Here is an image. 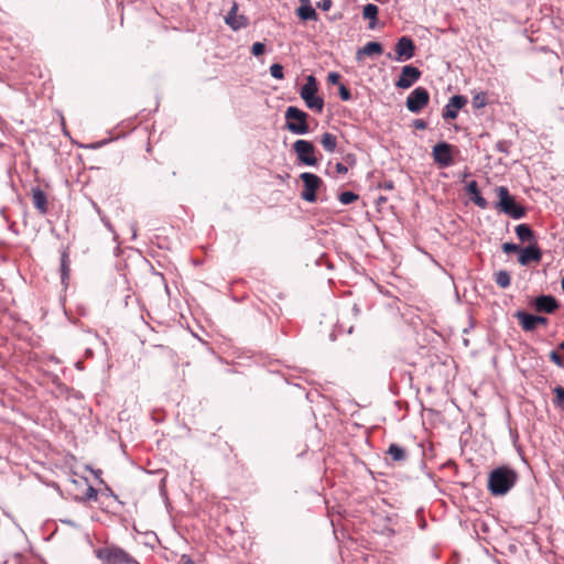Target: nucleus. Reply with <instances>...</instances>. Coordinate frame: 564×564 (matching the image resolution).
<instances>
[{
  "label": "nucleus",
  "mask_w": 564,
  "mask_h": 564,
  "mask_svg": "<svg viewBox=\"0 0 564 564\" xmlns=\"http://www.w3.org/2000/svg\"><path fill=\"white\" fill-rule=\"evenodd\" d=\"M518 474L508 466L492 469L488 476V489L494 496L506 495L517 482Z\"/></svg>",
  "instance_id": "1"
},
{
  "label": "nucleus",
  "mask_w": 564,
  "mask_h": 564,
  "mask_svg": "<svg viewBox=\"0 0 564 564\" xmlns=\"http://www.w3.org/2000/svg\"><path fill=\"white\" fill-rule=\"evenodd\" d=\"M285 128L293 134H307L310 127L307 124L308 115L297 107L290 106L285 110Z\"/></svg>",
  "instance_id": "2"
},
{
  "label": "nucleus",
  "mask_w": 564,
  "mask_h": 564,
  "mask_svg": "<svg viewBox=\"0 0 564 564\" xmlns=\"http://www.w3.org/2000/svg\"><path fill=\"white\" fill-rule=\"evenodd\" d=\"M96 556L104 564H140L132 555L119 546H105L96 550Z\"/></svg>",
  "instance_id": "3"
},
{
  "label": "nucleus",
  "mask_w": 564,
  "mask_h": 564,
  "mask_svg": "<svg viewBox=\"0 0 564 564\" xmlns=\"http://www.w3.org/2000/svg\"><path fill=\"white\" fill-rule=\"evenodd\" d=\"M318 90L316 78L313 75L306 77V83L300 90V96L308 109L322 112L324 109L323 98L316 96Z\"/></svg>",
  "instance_id": "4"
},
{
  "label": "nucleus",
  "mask_w": 564,
  "mask_h": 564,
  "mask_svg": "<svg viewBox=\"0 0 564 564\" xmlns=\"http://www.w3.org/2000/svg\"><path fill=\"white\" fill-rule=\"evenodd\" d=\"M499 202L497 204V207L505 213L506 215H509L513 219H520L525 215V210L522 206L518 205L514 200V198L509 194V191L505 186H499L497 188Z\"/></svg>",
  "instance_id": "5"
},
{
  "label": "nucleus",
  "mask_w": 564,
  "mask_h": 564,
  "mask_svg": "<svg viewBox=\"0 0 564 564\" xmlns=\"http://www.w3.org/2000/svg\"><path fill=\"white\" fill-rule=\"evenodd\" d=\"M395 54H387L389 59L402 63L411 59L415 54V45L411 37L402 36L398 40L394 46Z\"/></svg>",
  "instance_id": "6"
},
{
  "label": "nucleus",
  "mask_w": 564,
  "mask_h": 564,
  "mask_svg": "<svg viewBox=\"0 0 564 564\" xmlns=\"http://www.w3.org/2000/svg\"><path fill=\"white\" fill-rule=\"evenodd\" d=\"M293 150L301 163L308 166H314L317 164L315 148L312 142L303 139L296 140L293 143Z\"/></svg>",
  "instance_id": "7"
},
{
  "label": "nucleus",
  "mask_w": 564,
  "mask_h": 564,
  "mask_svg": "<svg viewBox=\"0 0 564 564\" xmlns=\"http://www.w3.org/2000/svg\"><path fill=\"white\" fill-rule=\"evenodd\" d=\"M430 101V94L424 87L414 88L406 98V108L413 113L420 112Z\"/></svg>",
  "instance_id": "8"
},
{
  "label": "nucleus",
  "mask_w": 564,
  "mask_h": 564,
  "mask_svg": "<svg viewBox=\"0 0 564 564\" xmlns=\"http://www.w3.org/2000/svg\"><path fill=\"white\" fill-rule=\"evenodd\" d=\"M300 177L304 183V191L301 197L308 203L316 202V192L322 185L321 177L310 172L302 173Z\"/></svg>",
  "instance_id": "9"
},
{
  "label": "nucleus",
  "mask_w": 564,
  "mask_h": 564,
  "mask_svg": "<svg viewBox=\"0 0 564 564\" xmlns=\"http://www.w3.org/2000/svg\"><path fill=\"white\" fill-rule=\"evenodd\" d=\"M452 150L453 147L447 142H438L435 144L432 151L434 162L441 167L451 166L454 163Z\"/></svg>",
  "instance_id": "10"
},
{
  "label": "nucleus",
  "mask_w": 564,
  "mask_h": 564,
  "mask_svg": "<svg viewBox=\"0 0 564 564\" xmlns=\"http://www.w3.org/2000/svg\"><path fill=\"white\" fill-rule=\"evenodd\" d=\"M421 70L412 65H405L401 69V74L395 82V86L401 89L410 88L416 80L420 79Z\"/></svg>",
  "instance_id": "11"
},
{
  "label": "nucleus",
  "mask_w": 564,
  "mask_h": 564,
  "mask_svg": "<svg viewBox=\"0 0 564 564\" xmlns=\"http://www.w3.org/2000/svg\"><path fill=\"white\" fill-rule=\"evenodd\" d=\"M516 317L518 318L521 327L525 332L534 330L539 325H545L547 323V318L540 315H532L523 311H518L516 313Z\"/></svg>",
  "instance_id": "12"
},
{
  "label": "nucleus",
  "mask_w": 564,
  "mask_h": 564,
  "mask_svg": "<svg viewBox=\"0 0 564 564\" xmlns=\"http://www.w3.org/2000/svg\"><path fill=\"white\" fill-rule=\"evenodd\" d=\"M467 104V98L462 95H454L449 98L447 105L443 110V118L456 119L458 111Z\"/></svg>",
  "instance_id": "13"
},
{
  "label": "nucleus",
  "mask_w": 564,
  "mask_h": 564,
  "mask_svg": "<svg viewBox=\"0 0 564 564\" xmlns=\"http://www.w3.org/2000/svg\"><path fill=\"white\" fill-rule=\"evenodd\" d=\"M238 4L237 2H232L230 10L225 17V22L229 25L234 31L241 30L248 25V19L245 15H238Z\"/></svg>",
  "instance_id": "14"
},
{
  "label": "nucleus",
  "mask_w": 564,
  "mask_h": 564,
  "mask_svg": "<svg viewBox=\"0 0 564 564\" xmlns=\"http://www.w3.org/2000/svg\"><path fill=\"white\" fill-rule=\"evenodd\" d=\"M383 53V46L381 43L372 41L358 48L356 52V61L361 63L364 58L379 56Z\"/></svg>",
  "instance_id": "15"
},
{
  "label": "nucleus",
  "mask_w": 564,
  "mask_h": 564,
  "mask_svg": "<svg viewBox=\"0 0 564 564\" xmlns=\"http://www.w3.org/2000/svg\"><path fill=\"white\" fill-rule=\"evenodd\" d=\"M541 251L536 246H528L521 248L518 257V262L521 265H528L530 262H538L541 260Z\"/></svg>",
  "instance_id": "16"
},
{
  "label": "nucleus",
  "mask_w": 564,
  "mask_h": 564,
  "mask_svg": "<svg viewBox=\"0 0 564 564\" xmlns=\"http://www.w3.org/2000/svg\"><path fill=\"white\" fill-rule=\"evenodd\" d=\"M558 307L557 301L551 295H540L534 300V308L539 313H553Z\"/></svg>",
  "instance_id": "17"
},
{
  "label": "nucleus",
  "mask_w": 564,
  "mask_h": 564,
  "mask_svg": "<svg viewBox=\"0 0 564 564\" xmlns=\"http://www.w3.org/2000/svg\"><path fill=\"white\" fill-rule=\"evenodd\" d=\"M32 200L34 207L41 213L47 212V199L45 193L40 187L32 188Z\"/></svg>",
  "instance_id": "18"
},
{
  "label": "nucleus",
  "mask_w": 564,
  "mask_h": 564,
  "mask_svg": "<svg viewBox=\"0 0 564 564\" xmlns=\"http://www.w3.org/2000/svg\"><path fill=\"white\" fill-rule=\"evenodd\" d=\"M378 12H379V9L376 4H372V3H368L362 9V17L365 19H368L369 20V25L368 28L370 30H373L377 25V22H378Z\"/></svg>",
  "instance_id": "19"
},
{
  "label": "nucleus",
  "mask_w": 564,
  "mask_h": 564,
  "mask_svg": "<svg viewBox=\"0 0 564 564\" xmlns=\"http://www.w3.org/2000/svg\"><path fill=\"white\" fill-rule=\"evenodd\" d=\"M297 17L303 21H317L318 15L312 6H300L296 9Z\"/></svg>",
  "instance_id": "20"
},
{
  "label": "nucleus",
  "mask_w": 564,
  "mask_h": 564,
  "mask_svg": "<svg viewBox=\"0 0 564 564\" xmlns=\"http://www.w3.org/2000/svg\"><path fill=\"white\" fill-rule=\"evenodd\" d=\"M321 144L328 153H333L337 147V138L330 132H325L321 135Z\"/></svg>",
  "instance_id": "21"
},
{
  "label": "nucleus",
  "mask_w": 564,
  "mask_h": 564,
  "mask_svg": "<svg viewBox=\"0 0 564 564\" xmlns=\"http://www.w3.org/2000/svg\"><path fill=\"white\" fill-rule=\"evenodd\" d=\"M516 234L520 241H531L534 239L532 229L527 224H520L516 227Z\"/></svg>",
  "instance_id": "22"
},
{
  "label": "nucleus",
  "mask_w": 564,
  "mask_h": 564,
  "mask_svg": "<svg viewBox=\"0 0 564 564\" xmlns=\"http://www.w3.org/2000/svg\"><path fill=\"white\" fill-rule=\"evenodd\" d=\"M70 260L67 252H63L61 257V280L63 284L67 283L70 272Z\"/></svg>",
  "instance_id": "23"
},
{
  "label": "nucleus",
  "mask_w": 564,
  "mask_h": 564,
  "mask_svg": "<svg viewBox=\"0 0 564 564\" xmlns=\"http://www.w3.org/2000/svg\"><path fill=\"white\" fill-rule=\"evenodd\" d=\"M387 454L395 462H403L406 458L405 449L394 443L388 447Z\"/></svg>",
  "instance_id": "24"
},
{
  "label": "nucleus",
  "mask_w": 564,
  "mask_h": 564,
  "mask_svg": "<svg viewBox=\"0 0 564 564\" xmlns=\"http://www.w3.org/2000/svg\"><path fill=\"white\" fill-rule=\"evenodd\" d=\"M495 281L500 288L506 289L510 285L511 278L508 271L500 270L495 274Z\"/></svg>",
  "instance_id": "25"
},
{
  "label": "nucleus",
  "mask_w": 564,
  "mask_h": 564,
  "mask_svg": "<svg viewBox=\"0 0 564 564\" xmlns=\"http://www.w3.org/2000/svg\"><path fill=\"white\" fill-rule=\"evenodd\" d=\"M553 392L555 394L554 404L558 409L564 411V388L557 386L553 389Z\"/></svg>",
  "instance_id": "26"
},
{
  "label": "nucleus",
  "mask_w": 564,
  "mask_h": 564,
  "mask_svg": "<svg viewBox=\"0 0 564 564\" xmlns=\"http://www.w3.org/2000/svg\"><path fill=\"white\" fill-rule=\"evenodd\" d=\"M487 105V95L484 91H479L473 97V106L476 109L484 108Z\"/></svg>",
  "instance_id": "27"
},
{
  "label": "nucleus",
  "mask_w": 564,
  "mask_h": 564,
  "mask_svg": "<svg viewBox=\"0 0 564 564\" xmlns=\"http://www.w3.org/2000/svg\"><path fill=\"white\" fill-rule=\"evenodd\" d=\"M339 202L344 205H348V204H351L354 203L355 200L358 199V195L355 194L354 192H343L339 194V197H338Z\"/></svg>",
  "instance_id": "28"
},
{
  "label": "nucleus",
  "mask_w": 564,
  "mask_h": 564,
  "mask_svg": "<svg viewBox=\"0 0 564 564\" xmlns=\"http://www.w3.org/2000/svg\"><path fill=\"white\" fill-rule=\"evenodd\" d=\"M270 74L275 79H282L284 77L283 66L279 63H274L270 66Z\"/></svg>",
  "instance_id": "29"
},
{
  "label": "nucleus",
  "mask_w": 564,
  "mask_h": 564,
  "mask_svg": "<svg viewBox=\"0 0 564 564\" xmlns=\"http://www.w3.org/2000/svg\"><path fill=\"white\" fill-rule=\"evenodd\" d=\"M471 200L481 209H485L487 208L488 206V203L487 200L480 195V193L478 192L476 195L471 196L470 197Z\"/></svg>",
  "instance_id": "30"
},
{
  "label": "nucleus",
  "mask_w": 564,
  "mask_h": 564,
  "mask_svg": "<svg viewBox=\"0 0 564 564\" xmlns=\"http://www.w3.org/2000/svg\"><path fill=\"white\" fill-rule=\"evenodd\" d=\"M501 248L505 253L520 252L521 249L518 245L512 242H505Z\"/></svg>",
  "instance_id": "31"
},
{
  "label": "nucleus",
  "mask_w": 564,
  "mask_h": 564,
  "mask_svg": "<svg viewBox=\"0 0 564 564\" xmlns=\"http://www.w3.org/2000/svg\"><path fill=\"white\" fill-rule=\"evenodd\" d=\"M550 359L558 367L561 368H564V359L562 358V356L556 352L555 350H552L550 352Z\"/></svg>",
  "instance_id": "32"
},
{
  "label": "nucleus",
  "mask_w": 564,
  "mask_h": 564,
  "mask_svg": "<svg viewBox=\"0 0 564 564\" xmlns=\"http://www.w3.org/2000/svg\"><path fill=\"white\" fill-rule=\"evenodd\" d=\"M265 46L261 42H256L252 44L251 52L254 56H260L264 53Z\"/></svg>",
  "instance_id": "33"
},
{
  "label": "nucleus",
  "mask_w": 564,
  "mask_h": 564,
  "mask_svg": "<svg viewBox=\"0 0 564 564\" xmlns=\"http://www.w3.org/2000/svg\"><path fill=\"white\" fill-rule=\"evenodd\" d=\"M338 93H339V97H340L341 100L348 101V100L351 99V94H350L349 89L346 86L340 85L339 89H338Z\"/></svg>",
  "instance_id": "34"
},
{
  "label": "nucleus",
  "mask_w": 564,
  "mask_h": 564,
  "mask_svg": "<svg viewBox=\"0 0 564 564\" xmlns=\"http://www.w3.org/2000/svg\"><path fill=\"white\" fill-rule=\"evenodd\" d=\"M466 191L467 193L471 196L476 195L479 191H478V185H477V182L476 181H471L467 184L466 186Z\"/></svg>",
  "instance_id": "35"
},
{
  "label": "nucleus",
  "mask_w": 564,
  "mask_h": 564,
  "mask_svg": "<svg viewBox=\"0 0 564 564\" xmlns=\"http://www.w3.org/2000/svg\"><path fill=\"white\" fill-rule=\"evenodd\" d=\"M496 149L499 151V152H502V153H507L508 152V149H509V143L507 141H498L496 143Z\"/></svg>",
  "instance_id": "36"
},
{
  "label": "nucleus",
  "mask_w": 564,
  "mask_h": 564,
  "mask_svg": "<svg viewBox=\"0 0 564 564\" xmlns=\"http://www.w3.org/2000/svg\"><path fill=\"white\" fill-rule=\"evenodd\" d=\"M318 8H321L323 11H328L332 6H333V1L332 0H321L318 3H317Z\"/></svg>",
  "instance_id": "37"
},
{
  "label": "nucleus",
  "mask_w": 564,
  "mask_h": 564,
  "mask_svg": "<svg viewBox=\"0 0 564 564\" xmlns=\"http://www.w3.org/2000/svg\"><path fill=\"white\" fill-rule=\"evenodd\" d=\"M413 127L417 130H424L427 128V123L423 119H415L413 120Z\"/></svg>",
  "instance_id": "38"
},
{
  "label": "nucleus",
  "mask_w": 564,
  "mask_h": 564,
  "mask_svg": "<svg viewBox=\"0 0 564 564\" xmlns=\"http://www.w3.org/2000/svg\"><path fill=\"white\" fill-rule=\"evenodd\" d=\"M339 79H340V75L336 72H330L327 76L328 83L334 84V85L337 84L339 82Z\"/></svg>",
  "instance_id": "39"
},
{
  "label": "nucleus",
  "mask_w": 564,
  "mask_h": 564,
  "mask_svg": "<svg viewBox=\"0 0 564 564\" xmlns=\"http://www.w3.org/2000/svg\"><path fill=\"white\" fill-rule=\"evenodd\" d=\"M97 497H98V492H97V490H96L94 487L89 486V487L87 488L86 498H87V499H94V500H96V499H97Z\"/></svg>",
  "instance_id": "40"
},
{
  "label": "nucleus",
  "mask_w": 564,
  "mask_h": 564,
  "mask_svg": "<svg viewBox=\"0 0 564 564\" xmlns=\"http://www.w3.org/2000/svg\"><path fill=\"white\" fill-rule=\"evenodd\" d=\"M335 170L338 174H346L348 172V169L343 163H336Z\"/></svg>",
  "instance_id": "41"
},
{
  "label": "nucleus",
  "mask_w": 564,
  "mask_h": 564,
  "mask_svg": "<svg viewBox=\"0 0 564 564\" xmlns=\"http://www.w3.org/2000/svg\"><path fill=\"white\" fill-rule=\"evenodd\" d=\"M301 1V6H312L310 0H300Z\"/></svg>",
  "instance_id": "42"
},
{
  "label": "nucleus",
  "mask_w": 564,
  "mask_h": 564,
  "mask_svg": "<svg viewBox=\"0 0 564 564\" xmlns=\"http://www.w3.org/2000/svg\"><path fill=\"white\" fill-rule=\"evenodd\" d=\"M184 564H196L193 560H191L189 557H187L185 561H184Z\"/></svg>",
  "instance_id": "43"
},
{
  "label": "nucleus",
  "mask_w": 564,
  "mask_h": 564,
  "mask_svg": "<svg viewBox=\"0 0 564 564\" xmlns=\"http://www.w3.org/2000/svg\"><path fill=\"white\" fill-rule=\"evenodd\" d=\"M558 347L560 349L564 350V340L560 343Z\"/></svg>",
  "instance_id": "44"
},
{
  "label": "nucleus",
  "mask_w": 564,
  "mask_h": 564,
  "mask_svg": "<svg viewBox=\"0 0 564 564\" xmlns=\"http://www.w3.org/2000/svg\"><path fill=\"white\" fill-rule=\"evenodd\" d=\"M386 188H392V183L389 182L388 184H386Z\"/></svg>",
  "instance_id": "45"
},
{
  "label": "nucleus",
  "mask_w": 564,
  "mask_h": 564,
  "mask_svg": "<svg viewBox=\"0 0 564 564\" xmlns=\"http://www.w3.org/2000/svg\"><path fill=\"white\" fill-rule=\"evenodd\" d=\"M562 289L564 291V278L562 279Z\"/></svg>",
  "instance_id": "46"
}]
</instances>
